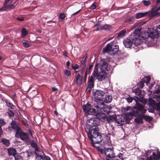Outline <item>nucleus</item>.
<instances>
[{
	"label": "nucleus",
	"instance_id": "1",
	"mask_svg": "<svg viewBox=\"0 0 160 160\" xmlns=\"http://www.w3.org/2000/svg\"><path fill=\"white\" fill-rule=\"evenodd\" d=\"M87 132L88 138L91 140L92 144L99 143L102 139L101 134L99 132L98 127L88 128Z\"/></svg>",
	"mask_w": 160,
	"mask_h": 160
},
{
	"label": "nucleus",
	"instance_id": "2",
	"mask_svg": "<svg viewBox=\"0 0 160 160\" xmlns=\"http://www.w3.org/2000/svg\"><path fill=\"white\" fill-rule=\"evenodd\" d=\"M141 28L140 27L135 28L134 31L133 33L130 36L131 38H133L136 42H139L142 45L143 42L141 40V38L144 40L148 38L149 36H148V34H149V30L147 32H145L144 33L143 32H141Z\"/></svg>",
	"mask_w": 160,
	"mask_h": 160
},
{
	"label": "nucleus",
	"instance_id": "3",
	"mask_svg": "<svg viewBox=\"0 0 160 160\" xmlns=\"http://www.w3.org/2000/svg\"><path fill=\"white\" fill-rule=\"evenodd\" d=\"M134 108L136 110H132L131 112L126 113V116L128 117H138L140 114H144L147 111L146 109L144 108V106L138 103L137 101L136 102Z\"/></svg>",
	"mask_w": 160,
	"mask_h": 160
},
{
	"label": "nucleus",
	"instance_id": "4",
	"mask_svg": "<svg viewBox=\"0 0 160 160\" xmlns=\"http://www.w3.org/2000/svg\"><path fill=\"white\" fill-rule=\"evenodd\" d=\"M119 50L118 45H117L115 41H112L108 44L106 47L102 49V52L107 53L113 56L116 54Z\"/></svg>",
	"mask_w": 160,
	"mask_h": 160
},
{
	"label": "nucleus",
	"instance_id": "5",
	"mask_svg": "<svg viewBox=\"0 0 160 160\" xmlns=\"http://www.w3.org/2000/svg\"><path fill=\"white\" fill-rule=\"evenodd\" d=\"M138 42H136L133 38H131L129 36L128 38L123 41V43L125 47L127 48H130L132 44L135 45V48L137 49L138 48L139 49H142L143 46L139 43Z\"/></svg>",
	"mask_w": 160,
	"mask_h": 160
},
{
	"label": "nucleus",
	"instance_id": "6",
	"mask_svg": "<svg viewBox=\"0 0 160 160\" xmlns=\"http://www.w3.org/2000/svg\"><path fill=\"white\" fill-rule=\"evenodd\" d=\"M92 75L94 78H97V79L100 81L104 80L107 76L106 72L101 71L98 72V65H95L94 70L92 72Z\"/></svg>",
	"mask_w": 160,
	"mask_h": 160
},
{
	"label": "nucleus",
	"instance_id": "7",
	"mask_svg": "<svg viewBox=\"0 0 160 160\" xmlns=\"http://www.w3.org/2000/svg\"><path fill=\"white\" fill-rule=\"evenodd\" d=\"M15 137L17 138H20L28 145L30 144L31 142L28 134L23 131L22 129L17 133H15Z\"/></svg>",
	"mask_w": 160,
	"mask_h": 160
},
{
	"label": "nucleus",
	"instance_id": "8",
	"mask_svg": "<svg viewBox=\"0 0 160 160\" xmlns=\"http://www.w3.org/2000/svg\"><path fill=\"white\" fill-rule=\"evenodd\" d=\"M82 108L83 112L86 115H96L97 113L98 112L97 110L93 108L92 106L88 103L83 105Z\"/></svg>",
	"mask_w": 160,
	"mask_h": 160
},
{
	"label": "nucleus",
	"instance_id": "9",
	"mask_svg": "<svg viewBox=\"0 0 160 160\" xmlns=\"http://www.w3.org/2000/svg\"><path fill=\"white\" fill-rule=\"evenodd\" d=\"M146 12H147V17H148L150 19L157 16L160 15V12H159L157 7H155L153 8L151 10Z\"/></svg>",
	"mask_w": 160,
	"mask_h": 160
},
{
	"label": "nucleus",
	"instance_id": "10",
	"mask_svg": "<svg viewBox=\"0 0 160 160\" xmlns=\"http://www.w3.org/2000/svg\"><path fill=\"white\" fill-rule=\"evenodd\" d=\"M98 65V68L99 67L101 71H108L110 70V68L108 67V63L104 60L101 59L99 63L97 62L96 63L95 65Z\"/></svg>",
	"mask_w": 160,
	"mask_h": 160
},
{
	"label": "nucleus",
	"instance_id": "11",
	"mask_svg": "<svg viewBox=\"0 0 160 160\" xmlns=\"http://www.w3.org/2000/svg\"><path fill=\"white\" fill-rule=\"evenodd\" d=\"M105 155L107 157L110 158V159L106 158L105 160H119L116 158V157H117L115 155V154L113 152V149L112 148H107L106 149Z\"/></svg>",
	"mask_w": 160,
	"mask_h": 160
},
{
	"label": "nucleus",
	"instance_id": "12",
	"mask_svg": "<svg viewBox=\"0 0 160 160\" xmlns=\"http://www.w3.org/2000/svg\"><path fill=\"white\" fill-rule=\"evenodd\" d=\"M100 123V121L96 118H91L90 119L87 123L88 128H92L93 127H98V126Z\"/></svg>",
	"mask_w": 160,
	"mask_h": 160
},
{
	"label": "nucleus",
	"instance_id": "13",
	"mask_svg": "<svg viewBox=\"0 0 160 160\" xmlns=\"http://www.w3.org/2000/svg\"><path fill=\"white\" fill-rule=\"evenodd\" d=\"M105 92L102 90H96L94 93V97L95 99L103 100Z\"/></svg>",
	"mask_w": 160,
	"mask_h": 160
},
{
	"label": "nucleus",
	"instance_id": "14",
	"mask_svg": "<svg viewBox=\"0 0 160 160\" xmlns=\"http://www.w3.org/2000/svg\"><path fill=\"white\" fill-rule=\"evenodd\" d=\"M152 31L150 29V32L148 34V36L152 38H157L158 34H160V25L156 28V30L152 29Z\"/></svg>",
	"mask_w": 160,
	"mask_h": 160
},
{
	"label": "nucleus",
	"instance_id": "15",
	"mask_svg": "<svg viewBox=\"0 0 160 160\" xmlns=\"http://www.w3.org/2000/svg\"><path fill=\"white\" fill-rule=\"evenodd\" d=\"M11 127H8V129L12 128V130L17 133L22 129L21 127L14 120H12L10 123Z\"/></svg>",
	"mask_w": 160,
	"mask_h": 160
},
{
	"label": "nucleus",
	"instance_id": "16",
	"mask_svg": "<svg viewBox=\"0 0 160 160\" xmlns=\"http://www.w3.org/2000/svg\"><path fill=\"white\" fill-rule=\"evenodd\" d=\"M104 104L103 100L95 99L94 105L95 107L98 109V110H102Z\"/></svg>",
	"mask_w": 160,
	"mask_h": 160
},
{
	"label": "nucleus",
	"instance_id": "17",
	"mask_svg": "<svg viewBox=\"0 0 160 160\" xmlns=\"http://www.w3.org/2000/svg\"><path fill=\"white\" fill-rule=\"evenodd\" d=\"M75 82L77 85L80 86L82 83L83 76L80 74L78 73L75 75Z\"/></svg>",
	"mask_w": 160,
	"mask_h": 160
},
{
	"label": "nucleus",
	"instance_id": "18",
	"mask_svg": "<svg viewBox=\"0 0 160 160\" xmlns=\"http://www.w3.org/2000/svg\"><path fill=\"white\" fill-rule=\"evenodd\" d=\"M107 116L105 113L102 112L98 113V112L96 115V118L98 119L99 121L101 120L103 122L106 121Z\"/></svg>",
	"mask_w": 160,
	"mask_h": 160
},
{
	"label": "nucleus",
	"instance_id": "19",
	"mask_svg": "<svg viewBox=\"0 0 160 160\" xmlns=\"http://www.w3.org/2000/svg\"><path fill=\"white\" fill-rule=\"evenodd\" d=\"M160 159V152L158 151L157 153L153 152L152 154L149 158H148L146 160H157Z\"/></svg>",
	"mask_w": 160,
	"mask_h": 160
},
{
	"label": "nucleus",
	"instance_id": "20",
	"mask_svg": "<svg viewBox=\"0 0 160 160\" xmlns=\"http://www.w3.org/2000/svg\"><path fill=\"white\" fill-rule=\"evenodd\" d=\"M157 103L153 100H152L150 102V104L152 106V107L155 108L156 110L160 111V102Z\"/></svg>",
	"mask_w": 160,
	"mask_h": 160
},
{
	"label": "nucleus",
	"instance_id": "21",
	"mask_svg": "<svg viewBox=\"0 0 160 160\" xmlns=\"http://www.w3.org/2000/svg\"><path fill=\"white\" fill-rule=\"evenodd\" d=\"M2 101L5 102L6 106L10 109H14L15 108V106L8 100L4 98H2Z\"/></svg>",
	"mask_w": 160,
	"mask_h": 160
},
{
	"label": "nucleus",
	"instance_id": "22",
	"mask_svg": "<svg viewBox=\"0 0 160 160\" xmlns=\"http://www.w3.org/2000/svg\"><path fill=\"white\" fill-rule=\"evenodd\" d=\"M8 155L9 156H13L17 153L16 149L13 148H10L7 150Z\"/></svg>",
	"mask_w": 160,
	"mask_h": 160
},
{
	"label": "nucleus",
	"instance_id": "23",
	"mask_svg": "<svg viewBox=\"0 0 160 160\" xmlns=\"http://www.w3.org/2000/svg\"><path fill=\"white\" fill-rule=\"evenodd\" d=\"M102 110L103 111L107 113H108L111 112V110L112 108V107L109 105H106L104 104Z\"/></svg>",
	"mask_w": 160,
	"mask_h": 160
},
{
	"label": "nucleus",
	"instance_id": "24",
	"mask_svg": "<svg viewBox=\"0 0 160 160\" xmlns=\"http://www.w3.org/2000/svg\"><path fill=\"white\" fill-rule=\"evenodd\" d=\"M34 150L37 158H40L42 155V153L43 154H44V153L41 151L38 148H36L34 149Z\"/></svg>",
	"mask_w": 160,
	"mask_h": 160
},
{
	"label": "nucleus",
	"instance_id": "25",
	"mask_svg": "<svg viewBox=\"0 0 160 160\" xmlns=\"http://www.w3.org/2000/svg\"><path fill=\"white\" fill-rule=\"evenodd\" d=\"M147 12H141L136 13L135 16L136 18L138 19L145 16L147 17Z\"/></svg>",
	"mask_w": 160,
	"mask_h": 160
},
{
	"label": "nucleus",
	"instance_id": "26",
	"mask_svg": "<svg viewBox=\"0 0 160 160\" xmlns=\"http://www.w3.org/2000/svg\"><path fill=\"white\" fill-rule=\"evenodd\" d=\"M104 102L106 103H110L112 100V97L111 95H106L105 98H104Z\"/></svg>",
	"mask_w": 160,
	"mask_h": 160
},
{
	"label": "nucleus",
	"instance_id": "27",
	"mask_svg": "<svg viewBox=\"0 0 160 160\" xmlns=\"http://www.w3.org/2000/svg\"><path fill=\"white\" fill-rule=\"evenodd\" d=\"M138 118H136L134 119V121L137 123L142 124L143 123V118L142 114H140V116L137 117Z\"/></svg>",
	"mask_w": 160,
	"mask_h": 160
},
{
	"label": "nucleus",
	"instance_id": "28",
	"mask_svg": "<svg viewBox=\"0 0 160 160\" xmlns=\"http://www.w3.org/2000/svg\"><path fill=\"white\" fill-rule=\"evenodd\" d=\"M93 77L94 76L92 75V73L91 76H89L88 77L87 82L88 84H94L95 80L94 79Z\"/></svg>",
	"mask_w": 160,
	"mask_h": 160
},
{
	"label": "nucleus",
	"instance_id": "29",
	"mask_svg": "<svg viewBox=\"0 0 160 160\" xmlns=\"http://www.w3.org/2000/svg\"><path fill=\"white\" fill-rule=\"evenodd\" d=\"M28 31L24 28H23L22 30L21 36L22 38H24L28 33Z\"/></svg>",
	"mask_w": 160,
	"mask_h": 160
},
{
	"label": "nucleus",
	"instance_id": "30",
	"mask_svg": "<svg viewBox=\"0 0 160 160\" xmlns=\"http://www.w3.org/2000/svg\"><path fill=\"white\" fill-rule=\"evenodd\" d=\"M142 117L143 119H144L147 122H150L152 119V118L148 115H145L143 114H142Z\"/></svg>",
	"mask_w": 160,
	"mask_h": 160
},
{
	"label": "nucleus",
	"instance_id": "31",
	"mask_svg": "<svg viewBox=\"0 0 160 160\" xmlns=\"http://www.w3.org/2000/svg\"><path fill=\"white\" fill-rule=\"evenodd\" d=\"M138 99V98L136 97H135V98H133L129 96V97L126 98L127 102L128 103L131 102L133 100H134L136 102H137V99Z\"/></svg>",
	"mask_w": 160,
	"mask_h": 160
},
{
	"label": "nucleus",
	"instance_id": "32",
	"mask_svg": "<svg viewBox=\"0 0 160 160\" xmlns=\"http://www.w3.org/2000/svg\"><path fill=\"white\" fill-rule=\"evenodd\" d=\"M126 31L125 29H123L120 31L118 34V37L119 38H121L124 36L125 35Z\"/></svg>",
	"mask_w": 160,
	"mask_h": 160
},
{
	"label": "nucleus",
	"instance_id": "33",
	"mask_svg": "<svg viewBox=\"0 0 160 160\" xmlns=\"http://www.w3.org/2000/svg\"><path fill=\"white\" fill-rule=\"evenodd\" d=\"M133 92L135 93L137 96L140 95L141 93V90L138 87L136 89H134L133 90Z\"/></svg>",
	"mask_w": 160,
	"mask_h": 160
},
{
	"label": "nucleus",
	"instance_id": "34",
	"mask_svg": "<svg viewBox=\"0 0 160 160\" xmlns=\"http://www.w3.org/2000/svg\"><path fill=\"white\" fill-rule=\"evenodd\" d=\"M2 142L4 145H6L7 146H9L10 144L9 141L6 139H2Z\"/></svg>",
	"mask_w": 160,
	"mask_h": 160
},
{
	"label": "nucleus",
	"instance_id": "35",
	"mask_svg": "<svg viewBox=\"0 0 160 160\" xmlns=\"http://www.w3.org/2000/svg\"><path fill=\"white\" fill-rule=\"evenodd\" d=\"M101 29L104 30H109L111 28V26L108 24H105L102 25V27Z\"/></svg>",
	"mask_w": 160,
	"mask_h": 160
},
{
	"label": "nucleus",
	"instance_id": "36",
	"mask_svg": "<svg viewBox=\"0 0 160 160\" xmlns=\"http://www.w3.org/2000/svg\"><path fill=\"white\" fill-rule=\"evenodd\" d=\"M13 157L14 158L15 160H22V156L17 153Z\"/></svg>",
	"mask_w": 160,
	"mask_h": 160
},
{
	"label": "nucleus",
	"instance_id": "37",
	"mask_svg": "<svg viewBox=\"0 0 160 160\" xmlns=\"http://www.w3.org/2000/svg\"><path fill=\"white\" fill-rule=\"evenodd\" d=\"M7 113L9 117H13L14 116V113L13 111L8 109L7 110Z\"/></svg>",
	"mask_w": 160,
	"mask_h": 160
},
{
	"label": "nucleus",
	"instance_id": "38",
	"mask_svg": "<svg viewBox=\"0 0 160 160\" xmlns=\"http://www.w3.org/2000/svg\"><path fill=\"white\" fill-rule=\"evenodd\" d=\"M85 56H84L82 58V60L81 61V64H82V65H86L85 64V63L87 61V54H86Z\"/></svg>",
	"mask_w": 160,
	"mask_h": 160
},
{
	"label": "nucleus",
	"instance_id": "39",
	"mask_svg": "<svg viewBox=\"0 0 160 160\" xmlns=\"http://www.w3.org/2000/svg\"><path fill=\"white\" fill-rule=\"evenodd\" d=\"M93 66V65L92 64H90L88 68H86L85 72L88 73L90 74L91 72V69Z\"/></svg>",
	"mask_w": 160,
	"mask_h": 160
},
{
	"label": "nucleus",
	"instance_id": "40",
	"mask_svg": "<svg viewBox=\"0 0 160 160\" xmlns=\"http://www.w3.org/2000/svg\"><path fill=\"white\" fill-rule=\"evenodd\" d=\"M7 7L8 10H10L13 9L15 7L14 4H11L8 5H7Z\"/></svg>",
	"mask_w": 160,
	"mask_h": 160
},
{
	"label": "nucleus",
	"instance_id": "41",
	"mask_svg": "<svg viewBox=\"0 0 160 160\" xmlns=\"http://www.w3.org/2000/svg\"><path fill=\"white\" fill-rule=\"evenodd\" d=\"M86 65H82L81 66V74L82 75H83L84 72H86Z\"/></svg>",
	"mask_w": 160,
	"mask_h": 160
},
{
	"label": "nucleus",
	"instance_id": "42",
	"mask_svg": "<svg viewBox=\"0 0 160 160\" xmlns=\"http://www.w3.org/2000/svg\"><path fill=\"white\" fill-rule=\"evenodd\" d=\"M98 148L101 154H105L106 149H105V148H101L100 147H98Z\"/></svg>",
	"mask_w": 160,
	"mask_h": 160
},
{
	"label": "nucleus",
	"instance_id": "43",
	"mask_svg": "<svg viewBox=\"0 0 160 160\" xmlns=\"http://www.w3.org/2000/svg\"><path fill=\"white\" fill-rule=\"evenodd\" d=\"M30 144L31 147L33 148H34L35 149L37 148H38L37 146V143L35 142H34L33 141H32L31 142H30Z\"/></svg>",
	"mask_w": 160,
	"mask_h": 160
},
{
	"label": "nucleus",
	"instance_id": "44",
	"mask_svg": "<svg viewBox=\"0 0 160 160\" xmlns=\"http://www.w3.org/2000/svg\"><path fill=\"white\" fill-rule=\"evenodd\" d=\"M64 74L68 77L70 76L71 75V72L68 70L66 69L64 70Z\"/></svg>",
	"mask_w": 160,
	"mask_h": 160
},
{
	"label": "nucleus",
	"instance_id": "45",
	"mask_svg": "<svg viewBox=\"0 0 160 160\" xmlns=\"http://www.w3.org/2000/svg\"><path fill=\"white\" fill-rule=\"evenodd\" d=\"M143 4L146 6H148L151 4L150 1L143 0Z\"/></svg>",
	"mask_w": 160,
	"mask_h": 160
},
{
	"label": "nucleus",
	"instance_id": "46",
	"mask_svg": "<svg viewBox=\"0 0 160 160\" xmlns=\"http://www.w3.org/2000/svg\"><path fill=\"white\" fill-rule=\"evenodd\" d=\"M21 121L22 124L25 126L28 127V124L27 122L28 121L27 120H22Z\"/></svg>",
	"mask_w": 160,
	"mask_h": 160
},
{
	"label": "nucleus",
	"instance_id": "47",
	"mask_svg": "<svg viewBox=\"0 0 160 160\" xmlns=\"http://www.w3.org/2000/svg\"><path fill=\"white\" fill-rule=\"evenodd\" d=\"M106 127H107L106 126ZM106 129H107V132H105V133L104 134H102L103 135H104L105 136V135H106L107 137V138L108 139H110V137H108V136H107V135H111V134L110 133V132H109V131L108 130V128H106Z\"/></svg>",
	"mask_w": 160,
	"mask_h": 160
},
{
	"label": "nucleus",
	"instance_id": "48",
	"mask_svg": "<svg viewBox=\"0 0 160 160\" xmlns=\"http://www.w3.org/2000/svg\"><path fill=\"white\" fill-rule=\"evenodd\" d=\"M74 65L75 66H73V64H72V69L75 70L78 69L79 67V65L77 64H75Z\"/></svg>",
	"mask_w": 160,
	"mask_h": 160
},
{
	"label": "nucleus",
	"instance_id": "49",
	"mask_svg": "<svg viewBox=\"0 0 160 160\" xmlns=\"http://www.w3.org/2000/svg\"><path fill=\"white\" fill-rule=\"evenodd\" d=\"M144 86V82L143 81H140L139 82L138 85V86L139 88H142Z\"/></svg>",
	"mask_w": 160,
	"mask_h": 160
},
{
	"label": "nucleus",
	"instance_id": "50",
	"mask_svg": "<svg viewBox=\"0 0 160 160\" xmlns=\"http://www.w3.org/2000/svg\"><path fill=\"white\" fill-rule=\"evenodd\" d=\"M3 7L0 8V11H6L8 10L7 8V5H4L3 3Z\"/></svg>",
	"mask_w": 160,
	"mask_h": 160
},
{
	"label": "nucleus",
	"instance_id": "51",
	"mask_svg": "<svg viewBox=\"0 0 160 160\" xmlns=\"http://www.w3.org/2000/svg\"><path fill=\"white\" fill-rule=\"evenodd\" d=\"M5 124V122L3 119L0 118V126L1 127L4 126Z\"/></svg>",
	"mask_w": 160,
	"mask_h": 160
},
{
	"label": "nucleus",
	"instance_id": "52",
	"mask_svg": "<svg viewBox=\"0 0 160 160\" xmlns=\"http://www.w3.org/2000/svg\"><path fill=\"white\" fill-rule=\"evenodd\" d=\"M151 80V78L147 76L146 78V79L144 81L145 82L148 84L149 82Z\"/></svg>",
	"mask_w": 160,
	"mask_h": 160
},
{
	"label": "nucleus",
	"instance_id": "53",
	"mask_svg": "<svg viewBox=\"0 0 160 160\" xmlns=\"http://www.w3.org/2000/svg\"><path fill=\"white\" fill-rule=\"evenodd\" d=\"M13 1V0H5L4 2V5H6L9 3H11Z\"/></svg>",
	"mask_w": 160,
	"mask_h": 160
},
{
	"label": "nucleus",
	"instance_id": "54",
	"mask_svg": "<svg viewBox=\"0 0 160 160\" xmlns=\"http://www.w3.org/2000/svg\"><path fill=\"white\" fill-rule=\"evenodd\" d=\"M65 14L62 13L60 14L59 17L61 19H64L65 17Z\"/></svg>",
	"mask_w": 160,
	"mask_h": 160
},
{
	"label": "nucleus",
	"instance_id": "55",
	"mask_svg": "<svg viewBox=\"0 0 160 160\" xmlns=\"http://www.w3.org/2000/svg\"><path fill=\"white\" fill-rule=\"evenodd\" d=\"M47 156L45 155V154H42V155L40 158V159H42V160H47Z\"/></svg>",
	"mask_w": 160,
	"mask_h": 160
},
{
	"label": "nucleus",
	"instance_id": "56",
	"mask_svg": "<svg viewBox=\"0 0 160 160\" xmlns=\"http://www.w3.org/2000/svg\"><path fill=\"white\" fill-rule=\"evenodd\" d=\"M23 45L26 48H28L30 46V44L27 42H23Z\"/></svg>",
	"mask_w": 160,
	"mask_h": 160
},
{
	"label": "nucleus",
	"instance_id": "57",
	"mask_svg": "<svg viewBox=\"0 0 160 160\" xmlns=\"http://www.w3.org/2000/svg\"><path fill=\"white\" fill-rule=\"evenodd\" d=\"M130 108L131 107L130 106H127L126 108H124L123 110L124 112H126L128 111Z\"/></svg>",
	"mask_w": 160,
	"mask_h": 160
},
{
	"label": "nucleus",
	"instance_id": "58",
	"mask_svg": "<svg viewBox=\"0 0 160 160\" xmlns=\"http://www.w3.org/2000/svg\"><path fill=\"white\" fill-rule=\"evenodd\" d=\"M96 8L95 3H93L91 6L90 7V9L92 10H93L95 9Z\"/></svg>",
	"mask_w": 160,
	"mask_h": 160
},
{
	"label": "nucleus",
	"instance_id": "59",
	"mask_svg": "<svg viewBox=\"0 0 160 160\" xmlns=\"http://www.w3.org/2000/svg\"><path fill=\"white\" fill-rule=\"evenodd\" d=\"M91 88H90L87 87L86 90V92L87 93L90 94V93H91Z\"/></svg>",
	"mask_w": 160,
	"mask_h": 160
},
{
	"label": "nucleus",
	"instance_id": "60",
	"mask_svg": "<svg viewBox=\"0 0 160 160\" xmlns=\"http://www.w3.org/2000/svg\"><path fill=\"white\" fill-rule=\"evenodd\" d=\"M16 19L17 20L20 21L24 20V18L23 17H17L16 18Z\"/></svg>",
	"mask_w": 160,
	"mask_h": 160
},
{
	"label": "nucleus",
	"instance_id": "61",
	"mask_svg": "<svg viewBox=\"0 0 160 160\" xmlns=\"http://www.w3.org/2000/svg\"><path fill=\"white\" fill-rule=\"evenodd\" d=\"M88 74V73L86 72H85V75H84V76L83 78L84 81L85 82L86 81L87 74Z\"/></svg>",
	"mask_w": 160,
	"mask_h": 160
},
{
	"label": "nucleus",
	"instance_id": "62",
	"mask_svg": "<svg viewBox=\"0 0 160 160\" xmlns=\"http://www.w3.org/2000/svg\"><path fill=\"white\" fill-rule=\"evenodd\" d=\"M94 84H88L87 87L91 89L92 88L94 87Z\"/></svg>",
	"mask_w": 160,
	"mask_h": 160
},
{
	"label": "nucleus",
	"instance_id": "63",
	"mask_svg": "<svg viewBox=\"0 0 160 160\" xmlns=\"http://www.w3.org/2000/svg\"><path fill=\"white\" fill-rule=\"evenodd\" d=\"M102 25H100L99 26H98V28H97V29L96 30V31H99L102 30V29H101V28H102Z\"/></svg>",
	"mask_w": 160,
	"mask_h": 160
},
{
	"label": "nucleus",
	"instance_id": "64",
	"mask_svg": "<svg viewBox=\"0 0 160 160\" xmlns=\"http://www.w3.org/2000/svg\"><path fill=\"white\" fill-rule=\"evenodd\" d=\"M112 120V119L110 117H108L107 116V119H106V120L108 122H110V121Z\"/></svg>",
	"mask_w": 160,
	"mask_h": 160
}]
</instances>
